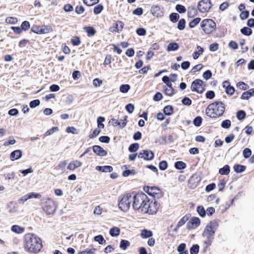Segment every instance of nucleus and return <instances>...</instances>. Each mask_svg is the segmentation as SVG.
Masks as SVG:
<instances>
[{
    "label": "nucleus",
    "instance_id": "obj_1",
    "mask_svg": "<svg viewBox=\"0 0 254 254\" xmlns=\"http://www.w3.org/2000/svg\"><path fill=\"white\" fill-rule=\"evenodd\" d=\"M23 247L29 253L37 254L43 248L42 241L40 238L32 233L25 235L23 239Z\"/></svg>",
    "mask_w": 254,
    "mask_h": 254
},
{
    "label": "nucleus",
    "instance_id": "obj_2",
    "mask_svg": "<svg viewBox=\"0 0 254 254\" xmlns=\"http://www.w3.org/2000/svg\"><path fill=\"white\" fill-rule=\"evenodd\" d=\"M218 227V221L213 220L210 221L205 227L202 236L206 238L203 242L204 251H207L208 248L210 246L214 238L215 233Z\"/></svg>",
    "mask_w": 254,
    "mask_h": 254
},
{
    "label": "nucleus",
    "instance_id": "obj_3",
    "mask_svg": "<svg viewBox=\"0 0 254 254\" xmlns=\"http://www.w3.org/2000/svg\"><path fill=\"white\" fill-rule=\"evenodd\" d=\"M225 106L221 101H216L210 104L205 110L207 116L212 118H216L223 115L225 112Z\"/></svg>",
    "mask_w": 254,
    "mask_h": 254
},
{
    "label": "nucleus",
    "instance_id": "obj_4",
    "mask_svg": "<svg viewBox=\"0 0 254 254\" xmlns=\"http://www.w3.org/2000/svg\"><path fill=\"white\" fill-rule=\"evenodd\" d=\"M132 207L135 210L140 209L142 212L145 204L148 201V197L143 192H140L135 194L132 196Z\"/></svg>",
    "mask_w": 254,
    "mask_h": 254
},
{
    "label": "nucleus",
    "instance_id": "obj_5",
    "mask_svg": "<svg viewBox=\"0 0 254 254\" xmlns=\"http://www.w3.org/2000/svg\"><path fill=\"white\" fill-rule=\"evenodd\" d=\"M200 27L205 34H210L215 30L216 24L212 19L206 18L201 21Z\"/></svg>",
    "mask_w": 254,
    "mask_h": 254
},
{
    "label": "nucleus",
    "instance_id": "obj_6",
    "mask_svg": "<svg viewBox=\"0 0 254 254\" xmlns=\"http://www.w3.org/2000/svg\"><path fill=\"white\" fill-rule=\"evenodd\" d=\"M133 199L130 193L123 195L119 202V208L124 211H127L129 208L131 203H132Z\"/></svg>",
    "mask_w": 254,
    "mask_h": 254
},
{
    "label": "nucleus",
    "instance_id": "obj_7",
    "mask_svg": "<svg viewBox=\"0 0 254 254\" xmlns=\"http://www.w3.org/2000/svg\"><path fill=\"white\" fill-rule=\"evenodd\" d=\"M160 206L159 203L156 201H150L148 198V201L145 204V206L143 209L142 213H147L149 214H156Z\"/></svg>",
    "mask_w": 254,
    "mask_h": 254
},
{
    "label": "nucleus",
    "instance_id": "obj_8",
    "mask_svg": "<svg viewBox=\"0 0 254 254\" xmlns=\"http://www.w3.org/2000/svg\"><path fill=\"white\" fill-rule=\"evenodd\" d=\"M143 190L155 198H160L163 196V192L160 188L155 186H145Z\"/></svg>",
    "mask_w": 254,
    "mask_h": 254
},
{
    "label": "nucleus",
    "instance_id": "obj_9",
    "mask_svg": "<svg viewBox=\"0 0 254 254\" xmlns=\"http://www.w3.org/2000/svg\"><path fill=\"white\" fill-rule=\"evenodd\" d=\"M56 204L55 202L50 198H47L43 206V210L48 215L54 213L56 210Z\"/></svg>",
    "mask_w": 254,
    "mask_h": 254
},
{
    "label": "nucleus",
    "instance_id": "obj_10",
    "mask_svg": "<svg viewBox=\"0 0 254 254\" xmlns=\"http://www.w3.org/2000/svg\"><path fill=\"white\" fill-rule=\"evenodd\" d=\"M203 84V81L202 80L196 79L192 82L190 89L192 91H195L199 94L202 93L205 90Z\"/></svg>",
    "mask_w": 254,
    "mask_h": 254
},
{
    "label": "nucleus",
    "instance_id": "obj_11",
    "mask_svg": "<svg viewBox=\"0 0 254 254\" xmlns=\"http://www.w3.org/2000/svg\"><path fill=\"white\" fill-rule=\"evenodd\" d=\"M31 31L38 34H42L49 33L52 31V29L49 25L39 26L34 25L31 27Z\"/></svg>",
    "mask_w": 254,
    "mask_h": 254
},
{
    "label": "nucleus",
    "instance_id": "obj_12",
    "mask_svg": "<svg viewBox=\"0 0 254 254\" xmlns=\"http://www.w3.org/2000/svg\"><path fill=\"white\" fill-rule=\"evenodd\" d=\"M212 4L210 0H201L197 4V8L201 13L207 12L211 8Z\"/></svg>",
    "mask_w": 254,
    "mask_h": 254
},
{
    "label": "nucleus",
    "instance_id": "obj_13",
    "mask_svg": "<svg viewBox=\"0 0 254 254\" xmlns=\"http://www.w3.org/2000/svg\"><path fill=\"white\" fill-rule=\"evenodd\" d=\"M138 158H142L145 160H151L154 158V154L150 150H142L140 151L138 155Z\"/></svg>",
    "mask_w": 254,
    "mask_h": 254
},
{
    "label": "nucleus",
    "instance_id": "obj_14",
    "mask_svg": "<svg viewBox=\"0 0 254 254\" xmlns=\"http://www.w3.org/2000/svg\"><path fill=\"white\" fill-rule=\"evenodd\" d=\"M124 23L121 20L116 21L112 26L109 29L110 32L112 33H119L121 32L124 28Z\"/></svg>",
    "mask_w": 254,
    "mask_h": 254
},
{
    "label": "nucleus",
    "instance_id": "obj_15",
    "mask_svg": "<svg viewBox=\"0 0 254 254\" xmlns=\"http://www.w3.org/2000/svg\"><path fill=\"white\" fill-rule=\"evenodd\" d=\"M200 225V220L198 217H192L187 223L188 229H194Z\"/></svg>",
    "mask_w": 254,
    "mask_h": 254
},
{
    "label": "nucleus",
    "instance_id": "obj_16",
    "mask_svg": "<svg viewBox=\"0 0 254 254\" xmlns=\"http://www.w3.org/2000/svg\"><path fill=\"white\" fill-rule=\"evenodd\" d=\"M223 87L225 89L226 94L229 96L233 95L235 91V88L231 86L230 82L227 80L223 81Z\"/></svg>",
    "mask_w": 254,
    "mask_h": 254
},
{
    "label": "nucleus",
    "instance_id": "obj_17",
    "mask_svg": "<svg viewBox=\"0 0 254 254\" xmlns=\"http://www.w3.org/2000/svg\"><path fill=\"white\" fill-rule=\"evenodd\" d=\"M200 182V179L196 174L192 175L189 180L188 183L190 188L194 189L196 188Z\"/></svg>",
    "mask_w": 254,
    "mask_h": 254
},
{
    "label": "nucleus",
    "instance_id": "obj_18",
    "mask_svg": "<svg viewBox=\"0 0 254 254\" xmlns=\"http://www.w3.org/2000/svg\"><path fill=\"white\" fill-rule=\"evenodd\" d=\"M93 150L95 153L100 156H105L107 154V152L99 145H94L93 146Z\"/></svg>",
    "mask_w": 254,
    "mask_h": 254
},
{
    "label": "nucleus",
    "instance_id": "obj_19",
    "mask_svg": "<svg viewBox=\"0 0 254 254\" xmlns=\"http://www.w3.org/2000/svg\"><path fill=\"white\" fill-rule=\"evenodd\" d=\"M82 163L78 160H74L71 161L68 165L67 169L70 171H73L75 169L80 167Z\"/></svg>",
    "mask_w": 254,
    "mask_h": 254
},
{
    "label": "nucleus",
    "instance_id": "obj_20",
    "mask_svg": "<svg viewBox=\"0 0 254 254\" xmlns=\"http://www.w3.org/2000/svg\"><path fill=\"white\" fill-rule=\"evenodd\" d=\"M22 152L20 150H16L12 151L10 154V159L11 161H14L20 158L22 156Z\"/></svg>",
    "mask_w": 254,
    "mask_h": 254
},
{
    "label": "nucleus",
    "instance_id": "obj_21",
    "mask_svg": "<svg viewBox=\"0 0 254 254\" xmlns=\"http://www.w3.org/2000/svg\"><path fill=\"white\" fill-rule=\"evenodd\" d=\"M254 95V88H252L244 92L241 96L242 100H248L252 96Z\"/></svg>",
    "mask_w": 254,
    "mask_h": 254
},
{
    "label": "nucleus",
    "instance_id": "obj_22",
    "mask_svg": "<svg viewBox=\"0 0 254 254\" xmlns=\"http://www.w3.org/2000/svg\"><path fill=\"white\" fill-rule=\"evenodd\" d=\"M151 11L152 14L156 16H159L162 15L163 11L161 8L158 5H154L151 7Z\"/></svg>",
    "mask_w": 254,
    "mask_h": 254
},
{
    "label": "nucleus",
    "instance_id": "obj_23",
    "mask_svg": "<svg viewBox=\"0 0 254 254\" xmlns=\"http://www.w3.org/2000/svg\"><path fill=\"white\" fill-rule=\"evenodd\" d=\"M153 233L151 231L147 229H143L140 233V237L142 239H146L150 238L152 236Z\"/></svg>",
    "mask_w": 254,
    "mask_h": 254
},
{
    "label": "nucleus",
    "instance_id": "obj_24",
    "mask_svg": "<svg viewBox=\"0 0 254 254\" xmlns=\"http://www.w3.org/2000/svg\"><path fill=\"white\" fill-rule=\"evenodd\" d=\"M84 30L87 33V35L88 37L93 36L96 33L95 28L92 26L85 27Z\"/></svg>",
    "mask_w": 254,
    "mask_h": 254
},
{
    "label": "nucleus",
    "instance_id": "obj_25",
    "mask_svg": "<svg viewBox=\"0 0 254 254\" xmlns=\"http://www.w3.org/2000/svg\"><path fill=\"white\" fill-rule=\"evenodd\" d=\"M164 93L166 95L172 96L174 94V89L172 87V84H170L167 87L165 86L164 88Z\"/></svg>",
    "mask_w": 254,
    "mask_h": 254
},
{
    "label": "nucleus",
    "instance_id": "obj_26",
    "mask_svg": "<svg viewBox=\"0 0 254 254\" xmlns=\"http://www.w3.org/2000/svg\"><path fill=\"white\" fill-rule=\"evenodd\" d=\"M190 217V214H188L185 215L184 216H183L181 220L178 222L177 228H180L182 227L183 225H184L186 222L189 219Z\"/></svg>",
    "mask_w": 254,
    "mask_h": 254
},
{
    "label": "nucleus",
    "instance_id": "obj_27",
    "mask_svg": "<svg viewBox=\"0 0 254 254\" xmlns=\"http://www.w3.org/2000/svg\"><path fill=\"white\" fill-rule=\"evenodd\" d=\"M179 48V45L176 42L170 43L167 47V51L168 52L174 51L177 50Z\"/></svg>",
    "mask_w": 254,
    "mask_h": 254
},
{
    "label": "nucleus",
    "instance_id": "obj_28",
    "mask_svg": "<svg viewBox=\"0 0 254 254\" xmlns=\"http://www.w3.org/2000/svg\"><path fill=\"white\" fill-rule=\"evenodd\" d=\"M230 167L228 165H225L223 168L219 170V173L221 175H227L230 173Z\"/></svg>",
    "mask_w": 254,
    "mask_h": 254
},
{
    "label": "nucleus",
    "instance_id": "obj_29",
    "mask_svg": "<svg viewBox=\"0 0 254 254\" xmlns=\"http://www.w3.org/2000/svg\"><path fill=\"white\" fill-rule=\"evenodd\" d=\"M120 229L117 227H114L110 230V234L112 237L118 236L120 234Z\"/></svg>",
    "mask_w": 254,
    "mask_h": 254
},
{
    "label": "nucleus",
    "instance_id": "obj_30",
    "mask_svg": "<svg viewBox=\"0 0 254 254\" xmlns=\"http://www.w3.org/2000/svg\"><path fill=\"white\" fill-rule=\"evenodd\" d=\"M197 49L198 50V51L194 52L192 54L193 58L194 60L197 59L200 55L202 54L204 51L203 49L199 46H198L197 47Z\"/></svg>",
    "mask_w": 254,
    "mask_h": 254
},
{
    "label": "nucleus",
    "instance_id": "obj_31",
    "mask_svg": "<svg viewBox=\"0 0 254 254\" xmlns=\"http://www.w3.org/2000/svg\"><path fill=\"white\" fill-rule=\"evenodd\" d=\"M234 171L238 173H242L245 171L246 167L244 165L236 164L234 166Z\"/></svg>",
    "mask_w": 254,
    "mask_h": 254
},
{
    "label": "nucleus",
    "instance_id": "obj_32",
    "mask_svg": "<svg viewBox=\"0 0 254 254\" xmlns=\"http://www.w3.org/2000/svg\"><path fill=\"white\" fill-rule=\"evenodd\" d=\"M201 21V18L196 17L191 20L189 23V27L190 28L195 27Z\"/></svg>",
    "mask_w": 254,
    "mask_h": 254
},
{
    "label": "nucleus",
    "instance_id": "obj_33",
    "mask_svg": "<svg viewBox=\"0 0 254 254\" xmlns=\"http://www.w3.org/2000/svg\"><path fill=\"white\" fill-rule=\"evenodd\" d=\"M163 112L166 115L170 116L173 113V108L171 105L166 106L163 109Z\"/></svg>",
    "mask_w": 254,
    "mask_h": 254
},
{
    "label": "nucleus",
    "instance_id": "obj_34",
    "mask_svg": "<svg viewBox=\"0 0 254 254\" xmlns=\"http://www.w3.org/2000/svg\"><path fill=\"white\" fill-rule=\"evenodd\" d=\"M196 211L201 217H204L206 215V210L203 206H198L196 208Z\"/></svg>",
    "mask_w": 254,
    "mask_h": 254
},
{
    "label": "nucleus",
    "instance_id": "obj_35",
    "mask_svg": "<svg viewBox=\"0 0 254 254\" xmlns=\"http://www.w3.org/2000/svg\"><path fill=\"white\" fill-rule=\"evenodd\" d=\"M11 231L16 233L20 234L24 232V228L18 225H13L11 227Z\"/></svg>",
    "mask_w": 254,
    "mask_h": 254
},
{
    "label": "nucleus",
    "instance_id": "obj_36",
    "mask_svg": "<svg viewBox=\"0 0 254 254\" xmlns=\"http://www.w3.org/2000/svg\"><path fill=\"white\" fill-rule=\"evenodd\" d=\"M237 87L239 88L241 90H246L249 88V86L243 81H240L236 84Z\"/></svg>",
    "mask_w": 254,
    "mask_h": 254
},
{
    "label": "nucleus",
    "instance_id": "obj_37",
    "mask_svg": "<svg viewBox=\"0 0 254 254\" xmlns=\"http://www.w3.org/2000/svg\"><path fill=\"white\" fill-rule=\"evenodd\" d=\"M99 0H83L84 4L87 6H91L97 4Z\"/></svg>",
    "mask_w": 254,
    "mask_h": 254
},
{
    "label": "nucleus",
    "instance_id": "obj_38",
    "mask_svg": "<svg viewBox=\"0 0 254 254\" xmlns=\"http://www.w3.org/2000/svg\"><path fill=\"white\" fill-rule=\"evenodd\" d=\"M169 18H170V20L173 23H176L177 22L179 18H180V15L178 13H172L170 16H169Z\"/></svg>",
    "mask_w": 254,
    "mask_h": 254
},
{
    "label": "nucleus",
    "instance_id": "obj_39",
    "mask_svg": "<svg viewBox=\"0 0 254 254\" xmlns=\"http://www.w3.org/2000/svg\"><path fill=\"white\" fill-rule=\"evenodd\" d=\"M139 147V145L138 143H134L129 145L128 150L130 152H134L138 150Z\"/></svg>",
    "mask_w": 254,
    "mask_h": 254
},
{
    "label": "nucleus",
    "instance_id": "obj_40",
    "mask_svg": "<svg viewBox=\"0 0 254 254\" xmlns=\"http://www.w3.org/2000/svg\"><path fill=\"white\" fill-rule=\"evenodd\" d=\"M104 9V6L102 4H98L94 7V13L98 14L100 13Z\"/></svg>",
    "mask_w": 254,
    "mask_h": 254
},
{
    "label": "nucleus",
    "instance_id": "obj_41",
    "mask_svg": "<svg viewBox=\"0 0 254 254\" xmlns=\"http://www.w3.org/2000/svg\"><path fill=\"white\" fill-rule=\"evenodd\" d=\"M186 22L185 19H181L180 20H179V22L178 23L177 28L180 30H184L186 27Z\"/></svg>",
    "mask_w": 254,
    "mask_h": 254
},
{
    "label": "nucleus",
    "instance_id": "obj_42",
    "mask_svg": "<svg viewBox=\"0 0 254 254\" xmlns=\"http://www.w3.org/2000/svg\"><path fill=\"white\" fill-rule=\"evenodd\" d=\"M175 167L179 170L184 169L186 167V164L183 161H177L175 164Z\"/></svg>",
    "mask_w": 254,
    "mask_h": 254
},
{
    "label": "nucleus",
    "instance_id": "obj_43",
    "mask_svg": "<svg viewBox=\"0 0 254 254\" xmlns=\"http://www.w3.org/2000/svg\"><path fill=\"white\" fill-rule=\"evenodd\" d=\"M129 245L130 243L129 241L125 240H122L120 243V247L122 249L125 250L128 246H129Z\"/></svg>",
    "mask_w": 254,
    "mask_h": 254
},
{
    "label": "nucleus",
    "instance_id": "obj_44",
    "mask_svg": "<svg viewBox=\"0 0 254 254\" xmlns=\"http://www.w3.org/2000/svg\"><path fill=\"white\" fill-rule=\"evenodd\" d=\"M241 33L246 36H250L252 34V30L247 27H244L241 29Z\"/></svg>",
    "mask_w": 254,
    "mask_h": 254
},
{
    "label": "nucleus",
    "instance_id": "obj_45",
    "mask_svg": "<svg viewBox=\"0 0 254 254\" xmlns=\"http://www.w3.org/2000/svg\"><path fill=\"white\" fill-rule=\"evenodd\" d=\"M17 22V18L14 17H7L5 19V22L8 24H15Z\"/></svg>",
    "mask_w": 254,
    "mask_h": 254
},
{
    "label": "nucleus",
    "instance_id": "obj_46",
    "mask_svg": "<svg viewBox=\"0 0 254 254\" xmlns=\"http://www.w3.org/2000/svg\"><path fill=\"white\" fill-rule=\"evenodd\" d=\"M246 114L244 111L240 110L237 112L236 117L239 120H242L246 118Z\"/></svg>",
    "mask_w": 254,
    "mask_h": 254
},
{
    "label": "nucleus",
    "instance_id": "obj_47",
    "mask_svg": "<svg viewBox=\"0 0 254 254\" xmlns=\"http://www.w3.org/2000/svg\"><path fill=\"white\" fill-rule=\"evenodd\" d=\"M199 246L196 244L193 245L190 249V254H197L199 252Z\"/></svg>",
    "mask_w": 254,
    "mask_h": 254
},
{
    "label": "nucleus",
    "instance_id": "obj_48",
    "mask_svg": "<svg viewBox=\"0 0 254 254\" xmlns=\"http://www.w3.org/2000/svg\"><path fill=\"white\" fill-rule=\"evenodd\" d=\"M96 251V249H87L85 251L79 252L78 254H94Z\"/></svg>",
    "mask_w": 254,
    "mask_h": 254
},
{
    "label": "nucleus",
    "instance_id": "obj_49",
    "mask_svg": "<svg viewBox=\"0 0 254 254\" xmlns=\"http://www.w3.org/2000/svg\"><path fill=\"white\" fill-rule=\"evenodd\" d=\"M202 121V118L200 116H197L194 118L193 121V123L194 125L196 127H199L201 125Z\"/></svg>",
    "mask_w": 254,
    "mask_h": 254
},
{
    "label": "nucleus",
    "instance_id": "obj_50",
    "mask_svg": "<svg viewBox=\"0 0 254 254\" xmlns=\"http://www.w3.org/2000/svg\"><path fill=\"white\" fill-rule=\"evenodd\" d=\"M231 126V122L229 120H225L221 123V127L224 128H229Z\"/></svg>",
    "mask_w": 254,
    "mask_h": 254
},
{
    "label": "nucleus",
    "instance_id": "obj_51",
    "mask_svg": "<svg viewBox=\"0 0 254 254\" xmlns=\"http://www.w3.org/2000/svg\"><path fill=\"white\" fill-rule=\"evenodd\" d=\"M129 89L130 86L128 84H122L120 87V91L124 93H127Z\"/></svg>",
    "mask_w": 254,
    "mask_h": 254
},
{
    "label": "nucleus",
    "instance_id": "obj_52",
    "mask_svg": "<svg viewBox=\"0 0 254 254\" xmlns=\"http://www.w3.org/2000/svg\"><path fill=\"white\" fill-rule=\"evenodd\" d=\"M27 195L28 199H31L33 198H40V197H41V195L40 193L33 192L27 193Z\"/></svg>",
    "mask_w": 254,
    "mask_h": 254
},
{
    "label": "nucleus",
    "instance_id": "obj_53",
    "mask_svg": "<svg viewBox=\"0 0 254 254\" xmlns=\"http://www.w3.org/2000/svg\"><path fill=\"white\" fill-rule=\"evenodd\" d=\"M94 240L96 242H98L100 244H103L106 243V240L101 235L95 236L94 237Z\"/></svg>",
    "mask_w": 254,
    "mask_h": 254
},
{
    "label": "nucleus",
    "instance_id": "obj_54",
    "mask_svg": "<svg viewBox=\"0 0 254 254\" xmlns=\"http://www.w3.org/2000/svg\"><path fill=\"white\" fill-rule=\"evenodd\" d=\"M71 43L73 46H78L81 41L79 37L75 36L71 39Z\"/></svg>",
    "mask_w": 254,
    "mask_h": 254
},
{
    "label": "nucleus",
    "instance_id": "obj_55",
    "mask_svg": "<svg viewBox=\"0 0 254 254\" xmlns=\"http://www.w3.org/2000/svg\"><path fill=\"white\" fill-rule=\"evenodd\" d=\"M168 167V163L166 161L163 160L159 164V169L162 171L165 170Z\"/></svg>",
    "mask_w": 254,
    "mask_h": 254
},
{
    "label": "nucleus",
    "instance_id": "obj_56",
    "mask_svg": "<svg viewBox=\"0 0 254 254\" xmlns=\"http://www.w3.org/2000/svg\"><path fill=\"white\" fill-rule=\"evenodd\" d=\"M136 174V171L135 170H126L125 171H124L123 172V176L124 177H127L129 175H135Z\"/></svg>",
    "mask_w": 254,
    "mask_h": 254
},
{
    "label": "nucleus",
    "instance_id": "obj_57",
    "mask_svg": "<svg viewBox=\"0 0 254 254\" xmlns=\"http://www.w3.org/2000/svg\"><path fill=\"white\" fill-rule=\"evenodd\" d=\"M30 23L28 21H24L22 23L20 27L22 31H26L30 28Z\"/></svg>",
    "mask_w": 254,
    "mask_h": 254
},
{
    "label": "nucleus",
    "instance_id": "obj_58",
    "mask_svg": "<svg viewBox=\"0 0 254 254\" xmlns=\"http://www.w3.org/2000/svg\"><path fill=\"white\" fill-rule=\"evenodd\" d=\"M197 14V11L196 9L194 7H192L191 8H189L188 12V16L190 17H192L196 15Z\"/></svg>",
    "mask_w": 254,
    "mask_h": 254
},
{
    "label": "nucleus",
    "instance_id": "obj_59",
    "mask_svg": "<svg viewBox=\"0 0 254 254\" xmlns=\"http://www.w3.org/2000/svg\"><path fill=\"white\" fill-rule=\"evenodd\" d=\"M176 9L180 13H185L186 11V7L184 5L181 4L176 5Z\"/></svg>",
    "mask_w": 254,
    "mask_h": 254
},
{
    "label": "nucleus",
    "instance_id": "obj_60",
    "mask_svg": "<svg viewBox=\"0 0 254 254\" xmlns=\"http://www.w3.org/2000/svg\"><path fill=\"white\" fill-rule=\"evenodd\" d=\"M75 12L78 14H81L85 11V8L82 5H77L75 8Z\"/></svg>",
    "mask_w": 254,
    "mask_h": 254
},
{
    "label": "nucleus",
    "instance_id": "obj_61",
    "mask_svg": "<svg viewBox=\"0 0 254 254\" xmlns=\"http://www.w3.org/2000/svg\"><path fill=\"white\" fill-rule=\"evenodd\" d=\"M243 154L244 157L245 158H248L249 157H250V156L251 155L252 151L250 148H246L245 149H244Z\"/></svg>",
    "mask_w": 254,
    "mask_h": 254
},
{
    "label": "nucleus",
    "instance_id": "obj_62",
    "mask_svg": "<svg viewBox=\"0 0 254 254\" xmlns=\"http://www.w3.org/2000/svg\"><path fill=\"white\" fill-rule=\"evenodd\" d=\"M101 132V129L98 128H95L93 132L89 135L90 138H93L97 136Z\"/></svg>",
    "mask_w": 254,
    "mask_h": 254
},
{
    "label": "nucleus",
    "instance_id": "obj_63",
    "mask_svg": "<svg viewBox=\"0 0 254 254\" xmlns=\"http://www.w3.org/2000/svg\"><path fill=\"white\" fill-rule=\"evenodd\" d=\"M40 104V101L39 99L34 100L31 101L29 103L30 108H34L39 106Z\"/></svg>",
    "mask_w": 254,
    "mask_h": 254
},
{
    "label": "nucleus",
    "instance_id": "obj_64",
    "mask_svg": "<svg viewBox=\"0 0 254 254\" xmlns=\"http://www.w3.org/2000/svg\"><path fill=\"white\" fill-rule=\"evenodd\" d=\"M112 56L111 55H107L106 56L105 59L104 60V64H103L105 66H106L107 65L110 64L112 62Z\"/></svg>",
    "mask_w": 254,
    "mask_h": 254
}]
</instances>
